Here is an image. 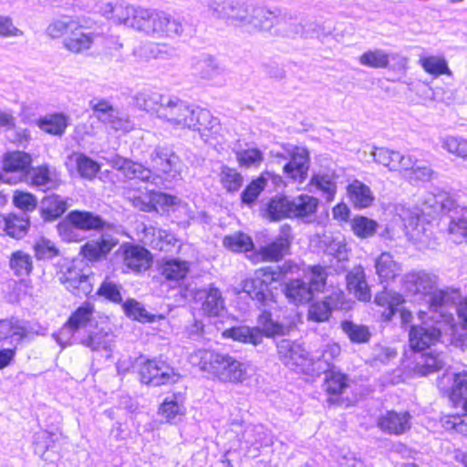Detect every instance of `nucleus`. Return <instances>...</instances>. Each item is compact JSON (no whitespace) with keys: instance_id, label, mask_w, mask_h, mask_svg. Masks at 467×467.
Returning <instances> with one entry per match:
<instances>
[{"instance_id":"obj_54","label":"nucleus","mask_w":467,"mask_h":467,"mask_svg":"<svg viewBox=\"0 0 467 467\" xmlns=\"http://www.w3.org/2000/svg\"><path fill=\"white\" fill-rule=\"evenodd\" d=\"M420 64L422 68L430 75L435 77L441 75H451L448 63L443 57L428 56L420 58Z\"/></svg>"},{"instance_id":"obj_24","label":"nucleus","mask_w":467,"mask_h":467,"mask_svg":"<svg viewBox=\"0 0 467 467\" xmlns=\"http://www.w3.org/2000/svg\"><path fill=\"white\" fill-rule=\"evenodd\" d=\"M29 226V217L26 213L0 215V232L14 239L26 236Z\"/></svg>"},{"instance_id":"obj_10","label":"nucleus","mask_w":467,"mask_h":467,"mask_svg":"<svg viewBox=\"0 0 467 467\" xmlns=\"http://www.w3.org/2000/svg\"><path fill=\"white\" fill-rule=\"evenodd\" d=\"M180 375L166 361L161 359L147 360L140 368V380L142 384L159 387L173 384L178 381Z\"/></svg>"},{"instance_id":"obj_43","label":"nucleus","mask_w":467,"mask_h":467,"mask_svg":"<svg viewBox=\"0 0 467 467\" xmlns=\"http://www.w3.org/2000/svg\"><path fill=\"white\" fill-rule=\"evenodd\" d=\"M348 194L353 206L358 209L368 208L374 201L370 188L358 180L348 186Z\"/></svg>"},{"instance_id":"obj_13","label":"nucleus","mask_w":467,"mask_h":467,"mask_svg":"<svg viewBox=\"0 0 467 467\" xmlns=\"http://www.w3.org/2000/svg\"><path fill=\"white\" fill-rule=\"evenodd\" d=\"M374 302L379 306L383 307V311L381 312V318L383 321L389 322L398 313H400L401 323L403 325H407L411 322L412 314L410 311L402 307L404 298L400 293L384 289L382 292L376 295Z\"/></svg>"},{"instance_id":"obj_28","label":"nucleus","mask_w":467,"mask_h":467,"mask_svg":"<svg viewBox=\"0 0 467 467\" xmlns=\"http://www.w3.org/2000/svg\"><path fill=\"white\" fill-rule=\"evenodd\" d=\"M411 416L409 412L388 411L379 419V427L384 432L400 435L410 429Z\"/></svg>"},{"instance_id":"obj_7","label":"nucleus","mask_w":467,"mask_h":467,"mask_svg":"<svg viewBox=\"0 0 467 467\" xmlns=\"http://www.w3.org/2000/svg\"><path fill=\"white\" fill-rule=\"evenodd\" d=\"M139 16L143 22L142 32L152 36H182L191 33V26L184 18L162 11L142 12Z\"/></svg>"},{"instance_id":"obj_37","label":"nucleus","mask_w":467,"mask_h":467,"mask_svg":"<svg viewBox=\"0 0 467 467\" xmlns=\"http://www.w3.org/2000/svg\"><path fill=\"white\" fill-rule=\"evenodd\" d=\"M283 292L290 303L306 304L313 297L310 287L304 279H293L284 284Z\"/></svg>"},{"instance_id":"obj_36","label":"nucleus","mask_w":467,"mask_h":467,"mask_svg":"<svg viewBox=\"0 0 467 467\" xmlns=\"http://www.w3.org/2000/svg\"><path fill=\"white\" fill-rule=\"evenodd\" d=\"M32 163L31 155L25 151H10L4 155L3 169L7 172L19 173V178L26 175Z\"/></svg>"},{"instance_id":"obj_40","label":"nucleus","mask_w":467,"mask_h":467,"mask_svg":"<svg viewBox=\"0 0 467 467\" xmlns=\"http://www.w3.org/2000/svg\"><path fill=\"white\" fill-rule=\"evenodd\" d=\"M240 441L247 447H254L257 451L260 447L271 444V437L263 425H248L241 434Z\"/></svg>"},{"instance_id":"obj_56","label":"nucleus","mask_w":467,"mask_h":467,"mask_svg":"<svg viewBox=\"0 0 467 467\" xmlns=\"http://www.w3.org/2000/svg\"><path fill=\"white\" fill-rule=\"evenodd\" d=\"M341 327L353 343H368L371 337V333L367 326L345 320L341 323Z\"/></svg>"},{"instance_id":"obj_8","label":"nucleus","mask_w":467,"mask_h":467,"mask_svg":"<svg viewBox=\"0 0 467 467\" xmlns=\"http://www.w3.org/2000/svg\"><path fill=\"white\" fill-rule=\"evenodd\" d=\"M56 265L59 267L57 278L67 290L79 297L87 296L92 292L91 277L88 271L66 258L59 259Z\"/></svg>"},{"instance_id":"obj_3","label":"nucleus","mask_w":467,"mask_h":467,"mask_svg":"<svg viewBox=\"0 0 467 467\" xmlns=\"http://www.w3.org/2000/svg\"><path fill=\"white\" fill-rule=\"evenodd\" d=\"M208 12L229 25L240 26L249 32L269 31L278 23L275 11L254 5L246 0H210Z\"/></svg>"},{"instance_id":"obj_22","label":"nucleus","mask_w":467,"mask_h":467,"mask_svg":"<svg viewBox=\"0 0 467 467\" xmlns=\"http://www.w3.org/2000/svg\"><path fill=\"white\" fill-rule=\"evenodd\" d=\"M99 37H100V34L86 31L77 22L76 28L70 29L69 35L63 39V46L72 53H81L89 49Z\"/></svg>"},{"instance_id":"obj_59","label":"nucleus","mask_w":467,"mask_h":467,"mask_svg":"<svg viewBox=\"0 0 467 467\" xmlns=\"http://www.w3.org/2000/svg\"><path fill=\"white\" fill-rule=\"evenodd\" d=\"M33 249L37 260H52L60 255V251L56 244L44 237L36 241Z\"/></svg>"},{"instance_id":"obj_41","label":"nucleus","mask_w":467,"mask_h":467,"mask_svg":"<svg viewBox=\"0 0 467 467\" xmlns=\"http://www.w3.org/2000/svg\"><path fill=\"white\" fill-rule=\"evenodd\" d=\"M338 304L337 295H331L322 301L312 303L308 309V319L318 323L328 320L332 311L338 307Z\"/></svg>"},{"instance_id":"obj_34","label":"nucleus","mask_w":467,"mask_h":467,"mask_svg":"<svg viewBox=\"0 0 467 467\" xmlns=\"http://www.w3.org/2000/svg\"><path fill=\"white\" fill-rule=\"evenodd\" d=\"M348 289L352 292L358 300L369 301L371 294L368 286L364 268L361 265L355 266L346 275Z\"/></svg>"},{"instance_id":"obj_14","label":"nucleus","mask_w":467,"mask_h":467,"mask_svg":"<svg viewBox=\"0 0 467 467\" xmlns=\"http://www.w3.org/2000/svg\"><path fill=\"white\" fill-rule=\"evenodd\" d=\"M147 210L152 207L158 213H166L168 215H174L180 222L188 221L192 217L188 203L181 201L176 196L156 192L150 197V203L145 204ZM146 210V208H143Z\"/></svg>"},{"instance_id":"obj_18","label":"nucleus","mask_w":467,"mask_h":467,"mask_svg":"<svg viewBox=\"0 0 467 467\" xmlns=\"http://www.w3.org/2000/svg\"><path fill=\"white\" fill-rule=\"evenodd\" d=\"M441 208L442 212L451 213L449 215L450 234L467 241V207H460L453 199L447 197L441 201Z\"/></svg>"},{"instance_id":"obj_4","label":"nucleus","mask_w":467,"mask_h":467,"mask_svg":"<svg viewBox=\"0 0 467 467\" xmlns=\"http://www.w3.org/2000/svg\"><path fill=\"white\" fill-rule=\"evenodd\" d=\"M445 324L442 319L436 320L431 324L424 322L420 326L411 327L409 341L411 349L415 351V363L413 367L415 374L428 376L446 367V356L443 353L423 352L440 340L442 327Z\"/></svg>"},{"instance_id":"obj_25","label":"nucleus","mask_w":467,"mask_h":467,"mask_svg":"<svg viewBox=\"0 0 467 467\" xmlns=\"http://www.w3.org/2000/svg\"><path fill=\"white\" fill-rule=\"evenodd\" d=\"M192 122L193 125H189L188 129L198 130L202 137H214L221 130L219 119L205 109L194 107Z\"/></svg>"},{"instance_id":"obj_27","label":"nucleus","mask_w":467,"mask_h":467,"mask_svg":"<svg viewBox=\"0 0 467 467\" xmlns=\"http://www.w3.org/2000/svg\"><path fill=\"white\" fill-rule=\"evenodd\" d=\"M308 168L309 153L307 150L296 147L283 170L288 177L302 182L307 176Z\"/></svg>"},{"instance_id":"obj_47","label":"nucleus","mask_w":467,"mask_h":467,"mask_svg":"<svg viewBox=\"0 0 467 467\" xmlns=\"http://www.w3.org/2000/svg\"><path fill=\"white\" fill-rule=\"evenodd\" d=\"M37 126L47 133L61 136L68 126V117L63 113L48 114L37 120Z\"/></svg>"},{"instance_id":"obj_26","label":"nucleus","mask_w":467,"mask_h":467,"mask_svg":"<svg viewBox=\"0 0 467 467\" xmlns=\"http://www.w3.org/2000/svg\"><path fill=\"white\" fill-rule=\"evenodd\" d=\"M308 168L309 153L307 150L296 147L283 170L288 177L302 182L307 176Z\"/></svg>"},{"instance_id":"obj_11","label":"nucleus","mask_w":467,"mask_h":467,"mask_svg":"<svg viewBox=\"0 0 467 467\" xmlns=\"http://www.w3.org/2000/svg\"><path fill=\"white\" fill-rule=\"evenodd\" d=\"M62 433L57 428L41 430L34 434V451L47 462H56L60 457Z\"/></svg>"},{"instance_id":"obj_49","label":"nucleus","mask_w":467,"mask_h":467,"mask_svg":"<svg viewBox=\"0 0 467 467\" xmlns=\"http://www.w3.org/2000/svg\"><path fill=\"white\" fill-rule=\"evenodd\" d=\"M71 159L75 161L78 173L85 180L93 181L101 169L98 161L84 153H75Z\"/></svg>"},{"instance_id":"obj_16","label":"nucleus","mask_w":467,"mask_h":467,"mask_svg":"<svg viewBox=\"0 0 467 467\" xmlns=\"http://www.w3.org/2000/svg\"><path fill=\"white\" fill-rule=\"evenodd\" d=\"M438 387L455 406L460 405L467 396V371L446 370L442 377L438 379Z\"/></svg>"},{"instance_id":"obj_20","label":"nucleus","mask_w":467,"mask_h":467,"mask_svg":"<svg viewBox=\"0 0 467 467\" xmlns=\"http://www.w3.org/2000/svg\"><path fill=\"white\" fill-rule=\"evenodd\" d=\"M117 238L110 234H102L98 239L87 242L81 247V254L89 262H98L105 258L118 244Z\"/></svg>"},{"instance_id":"obj_29","label":"nucleus","mask_w":467,"mask_h":467,"mask_svg":"<svg viewBox=\"0 0 467 467\" xmlns=\"http://www.w3.org/2000/svg\"><path fill=\"white\" fill-rule=\"evenodd\" d=\"M270 180H272L274 185H276L278 182L281 181V177L269 171L263 172L258 178L253 180L242 192V202L252 207L260 193L267 187V183Z\"/></svg>"},{"instance_id":"obj_57","label":"nucleus","mask_w":467,"mask_h":467,"mask_svg":"<svg viewBox=\"0 0 467 467\" xmlns=\"http://www.w3.org/2000/svg\"><path fill=\"white\" fill-rule=\"evenodd\" d=\"M141 51L146 58L169 59L176 55L174 47L162 43L150 42L141 47Z\"/></svg>"},{"instance_id":"obj_64","label":"nucleus","mask_w":467,"mask_h":467,"mask_svg":"<svg viewBox=\"0 0 467 467\" xmlns=\"http://www.w3.org/2000/svg\"><path fill=\"white\" fill-rule=\"evenodd\" d=\"M371 155L375 162L387 167L389 171H395L399 151L375 147Z\"/></svg>"},{"instance_id":"obj_46","label":"nucleus","mask_w":467,"mask_h":467,"mask_svg":"<svg viewBox=\"0 0 467 467\" xmlns=\"http://www.w3.org/2000/svg\"><path fill=\"white\" fill-rule=\"evenodd\" d=\"M265 216L271 221L291 218L290 198L284 195L271 198L266 204Z\"/></svg>"},{"instance_id":"obj_31","label":"nucleus","mask_w":467,"mask_h":467,"mask_svg":"<svg viewBox=\"0 0 467 467\" xmlns=\"http://www.w3.org/2000/svg\"><path fill=\"white\" fill-rule=\"evenodd\" d=\"M94 306L88 302L79 306L69 317L60 331L61 336L74 335L80 328H85L91 321Z\"/></svg>"},{"instance_id":"obj_61","label":"nucleus","mask_w":467,"mask_h":467,"mask_svg":"<svg viewBox=\"0 0 467 467\" xmlns=\"http://www.w3.org/2000/svg\"><path fill=\"white\" fill-rule=\"evenodd\" d=\"M121 288L119 284L107 277L100 284L97 295L112 303L120 304L122 303Z\"/></svg>"},{"instance_id":"obj_19","label":"nucleus","mask_w":467,"mask_h":467,"mask_svg":"<svg viewBox=\"0 0 467 467\" xmlns=\"http://www.w3.org/2000/svg\"><path fill=\"white\" fill-rule=\"evenodd\" d=\"M185 413L184 397L180 392L167 396L158 409V415L161 420L170 424L182 421Z\"/></svg>"},{"instance_id":"obj_45","label":"nucleus","mask_w":467,"mask_h":467,"mask_svg":"<svg viewBox=\"0 0 467 467\" xmlns=\"http://www.w3.org/2000/svg\"><path fill=\"white\" fill-rule=\"evenodd\" d=\"M318 200L316 197L301 194L290 198L291 218H306L316 213Z\"/></svg>"},{"instance_id":"obj_63","label":"nucleus","mask_w":467,"mask_h":467,"mask_svg":"<svg viewBox=\"0 0 467 467\" xmlns=\"http://www.w3.org/2000/svg\"><path fill=\"white\" fill-rule=\"evenodd\" d=\"M122 308L125 314L135 320L140 322L153 321V316L149 314L143 306L135 299H128L122 303Z\"/></svg>"},{"instance_id":"obj_5","label":"nucleus","mask_w":467,"mask_h":467,"mask_svg":"<svg viewBox=\"0 0 467 467\" xmlns=\"http://www.w3.org/2000/svg\"><path fill=\"white\" fill-rule=\"evenodd\" d=\"M437 276L425 271L411 272L403 279L404 289L420 300H424L429 309L439 317H444L446 321L451 319V315H446L448 306L453 303V293L437 288Z\"/></svg>"},{"instance_id":"obj_38","label":"nucleus","mask_w":467,"mask_h":467,"mask_svg":"<svg viewBox=\"0 0 467 467\" xmlns=\"http://www.w3.org/2000/svg\"><path fill=\"white\" fill-rule=\"evenodd\" d=\"M168 95H162L150 88H143L134 96L135 105L148 112H154L158 115V110L164 105V99Z\"/></svg>"},{"instance_id":"obj_9","label":"nucleus","mask_w":467,"mask_h":467,"mask_svg":"<svg viewBox=\"0 0 467 467\" xmlns=\"http://www.w3.org/2000/svg\"><path fill=\"white\" fill-rule=\"evenodd\" d=\"M193 109V106H190L177 97L168 95L164 99V105L158 110V118L174 128H189V125H193L192 122Z\"/></svg>"},{"instance_id":"obj_58","label":"nucleus","mask_w":467,"mask_h":467,"mask_svg":"<svg viewBox=\"0 0 467 467\" xmlns=\"http://www.w3.org/2000/svg\"><path fill=\"white\" fill-rule=\"evenodd\" d=\"M359 63L373 68H385L389 66V54L382 49L368 50L359 57Z\"/></svg>"},{"instance_id":"obj_50","label":"nucleus","mask_w":467,"mask_h":467,"mask_svg":"<svg viewBox=\"0 0 467 467\" xmlns=\"http://www.w3.org/2000/svg\"><path fill=\"white\" fill-rule=\"evenodd\" d=\"M375 267L381 282L394 279L400 271V265L389 253H382L377 258Z\"/></svg>"},{"instance_id":"obj_2","label":"nucleus","mask_w":467,"mask_h":467,"mask_svg":"<svg viewBox=\"0 0 467 467\" xmlns=\"http://www.w3.org/2000/svg\"><path fill=\"white\" fill-rule=\"evenodd\" d=\"M108 163L128 180L138 179L157 187L168 189L172 182L181 180V161L173 149L168 145H157L149 152V165L115 155Z\"/></svg>"},{"instance_id":"obj_35","label":"nucleus","mask_w":467,"mask_h":467,"mask_svg":"<svg viewBox=\"0 0 467 467\" xmlns=\"http://www.w3.org/2000/svg\"><path fill=\"white\" fill-rule=\"evenodd\" d=\"M26 322L17 318L0 320V341L10 339L11 344H18L27 337Z\"/></svg>"},{"instance_id":"obj_48","label":"nucleus","mask_w":467,"mask_h":467,"mask_svg":"<svg viewBox=\"0 0 467 467\" xmlns=\"http://www.w3.org/2000/svg\"><path fill=\"white\" fill-rule=\"evenodd\" d=\"M223 244L227 250L234 253H247L254 250L252 237L243 232L225 235L223 239Z\"/></svg>"},{"instance_id":"obj_53","label":"nucleus","mask_w":467,"mask_h":467,"mask_svg":"<svg viewBox=\"0 0 467 467\" xmlns=\"http://www.w3.org/2000/svg\"><path fill=\"white\" fill-rule=\"evenodd\" d=\"M350 226L354 234L358 237L369 238L376 234L379 225L373 219L357 215L350 221Z\"/></svg>"},{"instance_id":"obj_1","label":"nucleus","mask_w":467,"mask_h":467,"mask_svg":"<svg viewBox=\"0 0 467 467\" xmlns=\"http://www.w3.org/2000/svg\"><path fill=\"white\" fill-rule=\"evenodd\" d=\"M289 268L286 263L282 266L263 267L257 269L253 277L244 282V292L250 296L255 306L261 310V314L257 317L258 326L232 327L224 332L225 335L234 340L256 347L263 343L264 337L285 336L288 333V327L275 320L271 311L277 306L273 290L276 289L277 283L285 280Z\"/></svg>"},{"instance_id":"obj_44","label":"nucleus","mask_w":467,"mask_h":467,"mask_svg":"<svg viewBox=\"0 0 467 467\" xmlns=\"http://www.w3.org/2000/svg\"><path fill=\"white\" fill-rule=\"evenodd\" d=\"M113 337L114 336L111 333L99 330L83 337L80 343L93 351H106V358H109L112 351Z\"/></svg>"},{"instance_id":"obj_17","label":"nucleus","mask_w":467,"mask_h":467,"mask_svg":"<svg viewBox=\"0 0 467 467\" xmlns=\"http://www.w3.org/2000/svg\"><path fill=\"white\" fill-rule=\"evenodd\" d=\"M279 359L291 369L303 368L308 358V352L302 345L289 339H281L276 343Z\"/></svg>"},{"instance_id":"obj_39","label":"nucleus","mask_w":467,"mask_h":467,"mask_svg":"<svg viewBox=\"0 0 467 467\" xmlns=\"http://www.w3.org/2000/svg\"><path fill=\"white\" fill-rule=\"evenodd\" d=\"M67 207V199L57 194H51L43 198L41 214L45 221L51 222L64 214Z\"/></svg>"},{"instance_id":"obj_32","label":"nucleus","mask_w":467,"mask_h":467,"mask_svg":"<svg viewBox=\"0 0 467 467\" xmlns=\"http://www.w3.org/2000/svg\"><path fill=\"white\" fill-rule=\"evenodd\" d=\"M326 252L333 256L331 267L337 273H345L348 269L349 250L344 238L335 237L326 244Z\"/></svg>"},{"instance_id":"obj_12","label":"nucleus","mask_w":467,"mask_h":467,"mask_svg":"<svg viewBox=\"0 0 467 467\" xmlns=\"http://www.w3.org/2000/svg\"><path fill=\"white\" fill-rule=\"evenodd\" d=\"M324 388L327 395L329 404L348 406L350 400L348 396L344 397L350 389V379L348 376L336 367L325 369Z\"/></svg>"},{"instance_id":"obj_52","label":"nucleus","mask_w":467,"mask_h":467,"mask_svg":"<svg viewBox=\"0 0 467 467\" xmlns=\"http://www.w3.org/2000/svg\"><path fill=\"white\" fill-rule=\"evenodd\" d=\"M278 16V23H275L274 26H278L277 31L284 36L295 37L296 36H307L305 26L302 23L296 22L292 18L286 19L285 16H281L278 9H275Z\"/></svg>"},{"instance_id":"obj_42","label":"nucleus","mask_w":467,"mask_h":467,"mask_svg":"<svg viewBox=\"0 0 467 467\" xmlns=\"http://www.w3.org/2000/svg\"><path fill=\"white\" fill-rule=\"evenodd\" d=\"M336 179L334 171H319L312 176L310 185L320 192L327 202H331L334 200L337 192Z\"/></svg>"},{"instance_id":"obj_21","label":"nucleus","mask_w":467,"mask_h":467,"mask_svg":"<svg viewBox=\"0 0 467 467\" xmlns=\"http://www.w3.org/2000/svg\"><path fill=\"white\" fill-rule=\"evenodd\" d=\"M124 265L134 273L149 269L152 263L150 251L140 245L130 244L123 251Z\"/></svg>"},{"instance_id":"obj_51","label":"nucleus","mask_w":467,"mask_h":467,"mask_svg":"<svg viewBox=\"0 0 467 467\" xmlns=\"http://www.w3.org/2000/svg\"><path fill=\"white\" fill-rule=\"evenodd\" d=\"M9 267L17 277L27 276L33 270L32 258L24 251H16L10 255Z\"/></svg>"},{"instance_id":"obj_33","label":"nucleus","mask_w":467,"mask_h":467,"mask_svg":"<svg viewBox=\"0 0 467 467\" xmlns=\"http://www.w3.org/2000/svg\"><path fill=\"white\" fill-rule=\"evenodd\" d=\"M68 219L79 231H99L109 223L99 214L88 211L74 210L68 213Z\"/></svg>"},{"instance_id":"obj_6","label":"nucleus","mask_w":467,"mask_h":467,"mask_svg":"<svg viewBox=\"0 0 467 467\" xmlns=\"http://www.w3.org/2000/svg\"><path fill=\"white\" fill-rule=\"evenodd\" d=\"M192 362L223 382H243L248 377L249 365L229 354L198 349L192 356Z\"/></svg>"},{"instance_id":"obj_23","label":"nucleus","mask_w":467,"mask_h":467,"mask_svg":"<svg viewBox=\"0 0 467 467\" xmlns=\"http://www.w3.org/2000/svg\"><path fill=\"white\" fill-rule=\"evenodd\" d=\"M292 236V228L285 223L280 227L278 237L272 243L261 248V255L265 260L278 261L289 249Z\"/></svg>"},{"instance_id":"obj_60","label":"nucleus","mask_w":467,"mask_h":467,"mask_svg":"<svg viewBox=\"0 0 467 467\" xmlns=\"http://www.w3.org/2000/svg\"><path fill=\"white\" fill-rule=\"evenodd\" d=\"M77 21L68 16H63L54 20L47 28V34L52 38H58L68 36L70 29H75Z\"/></svg>"},{"instance_id":"obj_30","label":"nucleus","mask_w":467,"mask_h":467,"mask_svg":"<svg viewBox=\"0 0 467 467\" xmlns=\"http://www.w3.org/2000/svg\"><path fill=\"white\" fill-rule=\"evenodd\" d=\"M113 22L132 27L142 32L143 22L139 16H142V12H148V9L134 8L124 2H116L114 10Z\"/></svg>"},{"instance_id":"obj_15","label":"nucleus","mask_w":467,"mask_h":467,"mask_svg":"<svg viewBox=\"0 0 467 467\" xmlns=\"http://www.w3.org/2000/svg\"><path fill=\"white\" fill-rule=\"evenodd\" d=\"M193 298L195 303L200 305V310L204 316L219 317L226 312L222 292L214 285L196 290Z\"/></svg>"},{"instance_id":"obj_62","label":"nucleus","mask_w":467,"mask_h":467,"mask_svg":"<svg viewBox=\"0 0 467 467\" xmlns=\"http://www.w3.org/2000/svg\"><path fill=\"white\" fill-rule=\"evenodd\" d=\"M327 278L326 268L321 265H314L310 268L308 275H306V280L305 281L307 283V286L310 287L312 295H314V292L324 289Z\"/></svg>"},{"instance_id":"obj_55","label":"nucleus","mask_w":467,"mask_h":467,"mask_svg":"<svg viewBox=\"0 0 467 467\" xmlns=\"http://www.w3.org/2000/svg\"><path fill=\"white\" fill-rule=\"evenodd\" d=\"M189 272L188 264L184 261L173 259L164 264L161 269L162 275L171 282L178 283L183 280Z\"/></svg>"}]
</instances>
